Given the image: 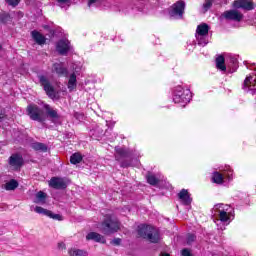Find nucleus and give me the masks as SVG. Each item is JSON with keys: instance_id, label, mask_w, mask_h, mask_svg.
Returning <instances> with one entry per match:
<instances>
[{"instance_id": "obj_1", "label": "nucleus", "mask_w": 256, "mask_h": 256, "mask_svg": "<svg viewBox=\"0 0 256 256\" xmlns=\"http://www.w3.org/2000/svg\"><path fill=\"white\" fill-rule=\"evenodd\" d=\"M212 219L216 225L223 223L224 225H229L233 219H235V209L225 203H218L211 209Z\"/></svg>"}, {"instance_id": "obj_2", "label": "nucleus", "mask_w": 256, "mask_h": 256, "mask_svg": "<svg viewBox=\"0 0 256 256\" xmlns=\"http://www.w3.org/2000/svg\"><path fill=\"white\" fill-rule=\"evenodd\" d=\"M138 237L142 239H148L150 243H159L160 235L159 229L152 225L138 226Z\"/></svg>"}, {"instance_id": "obj_3", "label": "nucleus", "mask_w": 256, "mask_h": 256, "mask_svg": "<svg viewBox=\"0 0 256 256\" xmlns=\"http://www.w3.org/2000/svg\"><path fill=\"white\" fill-rule=\"evenodd\" d=\"M191 90L185 89L181 86H176L172 91V99L174 103L180 105V107H185L191 101Z\"/></svg>"}, {"instance_id": "obj_4", "label": "nucleus", "mask_w": 256, "mask_h": 256, "mask_svg": "<svg viewBox=\"0 0 256 256\" xmlns=\"http://www.w3.org/2000/svg\"><path fill=\"white\" fill-rule=\"evenodd\" d=\"M196 41L200 47H205L209 43V25L202 23L197 26L195 33Z\"/></svg>"}, {"instance_id": "obj_5", "label": "nucleus", "mask_w": 256, "mask_h": 256, "mask_svg": "<svg viewBox=\"0 0 256 256\" xmlns=\"http://www.w3.org/2000/svg\"><path fill=\"white\" fill-rule=\"evenodd\" d=\"M27 115L32 121H38V123H43L47 119L45 111H43V108L39 107L37 104L28 105Z\"/></svg>"}, {"instance_id": "obj_6", "label": "nucleus", "mask_w": 256, "mask_h": 256, "mask_svg": "<svg viewBox=\"0 0 256 256\" xmlns=\"http://www.w3.org/2000/svg\"><path fill=\"white\" fill-rule=\"evenodd\" d=\"M221 172H214L212 176V180L214 183L221 185V183H225L226 181H231L233 179V170L230 166H225Z\"/></svg>"}, {"instance_id": "obj_7", "label": "nucleus", "mask_w": 256, "mask_h": 256, "mask_svg": "<svg viewBox=\"0 0 256 256\" xmlns=\"http://www.w3.org/2000/svg\"><path fill=\"white\" fill-rule=\"evenodd\" d=\"M38 79L46 95H48L50 99H55V97H57V94L55 93V87H53V84H51V81H49V78L45 75H39Z\"/></svg>"}, {"instance_id": "obj_8", "label": "nucleus", "mask_w": 256, "mask_h": 256, "mask_svg": "<svg viewBox=\"0 0 256 256\" xmlns=\"http://www.w3.org/2000/svg\"><path fill=\"white\" fill-rule=\"evenodd\" d=\"M183 13H185V1L183 0L174 3L169 10L172 19H183Z\"/></svg>"}, {"instance_id": "obj_9", "label": "nucleus", "mask_w": 256, "mask_h": 256, "mask_svg": "<svg viewBox=\"0 0 256 256\" xmlns=\"http://www.w3.org/2000/svg\"><path fill=\"white\" fill-rule=\"evenodd\" d=\"M71 42H69L67 39H60L56 44V51L59 53V55H67L69 51H71Z\"/></svg>"}, {"instance_id": "obj_10", "label": "nucleus", "mask_w": 256, "mask_h": 256, "mask_svg": "<svg viewBox=\"0 0 256 256\" xmlns=\"http://www.w3.org/2000/svg\"><path fill=\"white\" fill-rule=\"evenodd\" d=\"M224 19L228 21H236L239 23L243 19V13L237 9L227 10L223 14Z\"/></svg>"}, {"instance_id": "obj_11", "label": "nucleus", "mask_w": 256, "mask_h": 256, "mask_svg": "<svg viewBox=\"0 0 256 256\" xmlns=\"http://www.w3.org/2000/svg\"><path fill=\"white\" fill-rule=\"evenodd\" d=\"M243 89L251 95H256V77L248 76L244 80Z\"/></svg>"}, {"instance_id": "obj_12", "label": "nucleus", "mask_w": 256, "mask_h": 256, "mask_svg": "<svg viewBox=\"0 0 256 256\" xmlns=\"http://www.w3.org/2000/svg\"><path fill=\"white\" fill-rule=\"evenodd\" d=\"M44 109L46 111V115L52 123H59V119H61V115H59V111L57 109L51 107L49 104H44Z\"/></svg>"}, {"instance_id": "obj_13", "label": "nucleus", "mask_w": 256, "mask_h": 256, "mask_svg": "<svg viewBox=\"0 0 256 256\" xmlns=\"http://www.w3.org/2000/svg\"><path fill=\"white\" fill-rule=\"evenodd\" d=\"M8 163L12 169L17 171V169H21V167H23V156H21V154H12L9 157Z\"/></svg>"}, {"instance_id": "obj_14", "label": "nucleus", "mask_w": 256, "mask_h": 256, "mask_svg": "<svg viewBox=\"0 0 256 256\" xmlns=\"http://www.w3.org/2000/svg\"><path fill=\"white\" fill-rule=\"evenodd\" d=\"M49 186L52 187L53 189H66L67 182L63 178L53 177L49 181Z\"/></svg>"}, {"instance_id": "obj_15", "label": "nucleus", "mask_w": 256, "mask_h": 256, "mask_svg": "<svg viewBox=\"0 0 256 256\" xmlns=\"http://www.w3.org/2000/svg\"><path fill=\"white\" fill-rule=\"evenodd\" d=\"M86 241H94V243H102V245H105V243H107L105 236L97 232H89L86 235Z\"/></svg>"}, {"instance_id": "obj_16", "label": "nucleus", "mask_w": 256, "mask_h": 256, "mask_svg": "<svg viewBox=\"0 0 256 256\" xmlns=\"http://www.w3.org/2000/svg\"><path fill=\"white\" fill-rule=\"evenodd\" d=\"M235 9H244L245 11L253 10V2L249 0H236L233 3Z\"/></svg>"}, {"instance_id": "obj_17", "label": "nucleus", "mask_w": 256, "mask_h": 256, "mask_svg": "<svg viewBox=\"0 0 256 256\" xmlns=\"http://www.w3.org/2000/svg\"><path fill=\"white\" fill-rule=\"evenodd\" d=\"M178 199L182 205H190L193 202V198H191V194L187 189H182L178 193Z\"/></svg>"}, {"instance_id": "obj_18", "label": "nucleus", "mask_w": 256, "mask_h": 256, "mask_svg": "<svg viewBox=\"0 0 256 256\" xmlns=\"http://www.w3.org/2000/svg\"><path fill=\"white\" fill-rule=\"evenodd\" d=\"M101 7L102 9H109L111 7V1L109 0H88V7Z\"/></svg>"}, {"instance_id": "obj_19", "label": "nucleus", "mask_w": 256, "mask_h": 256, "mask_svg": "<svg viewBox=\"0 0 256 256\" xmlns=\"http://www.w3.org/2000/svg\"><path fill=\"white\" fill-rule=\"evenodd\" d=\"M52 71L53 73H57L59 77H67V68L63 63H54Z\"/></svg>"}, {"instance_id": "obj_20", "label": "nucleus", "mask_w": 256, "mask_h": 256, "mask_svg": "<svg viewBox=\"0 0 256 256\" xmlns=\"http://www.w3.org/2000/svg\"><path fill=\"white\" fill-rule=\"evenodd\" d=\"M119 229H121L119 227V225H103L101 227V232L104 235H114V233H117V231H119Z\"/></svg>"}, {"instance_id": "obj_21", "label": "nucleus", "mask_w": 256, "mask_h": 256, "mask_svg": "<svg viewBox=\"0 0 256 256\" xmlns=\"http://www.w3.org/2000/svg\"><path fill=\"white\" fill-rule=\"evenodd\" d=\"M67 88L70 92H73L75 89H77V75L75 73H72L68 76Z\"/></svg>"}, {"instance_id": "obj_22", "label": "nucleus", "mask_w": 256, "mask_h": 256, "mask_svg": "<svg viewBox=\"0 0 256 256\" xmlns=\"http://www.w3.org/2000/svg\"><path fill=\"white\" fill-rule=\"evenodd\" d=\"M31 35L32 39H34L38 45H45L47 39L43 36V34H41V32L34 30L31 32Z\"/></svg>"}, {"instance_id": "obj_23", "label": "nucleus", "mask_w": 256, "mask_h": 256, "mask_svg": "<svg viewBox=\"0 0 256 256\" xmlns=\"http://www.w3.org/2000/svg\"><path fill=\"white\" fill-rule=\"evenodd\" d=\"M216 67L220 71H227V66H225V57L223 56H218L216 58Z\"/></svg>"}, {"instance_id": "obj_24", "label": "nucleus", "mask_w": 256, "mask_h": 256, "mask_svg": "<svg viewBox=\"0 0 256 256\" xmlns=\"http://www.w3.org/2000/svg\"><path fill=\"white\" fill-rule=\"evenodd\" d=\"M68 255H70V256H89V253H87V251H84L81 249L72 248L68 251Z\"/></svg>"}, {"instance_id": "obj_25", "label": "nucleus", "mask_w": 256, "mask_h": 256, "mask_svg": "<svg viewBox=\"0 0 256 256\" xmlns=\"http://www.w3.org/2000/svg\"><path fill=\"white\" fill-rule=\"evenodd\" d=\"M18 187L19 183L13 179L4 185V189H6V191H15V189H17Z\"/></svg>"}, {"instance_id": "obj_26", "label": "nucleus", "mask_w": 256, "mask_h": 256, "mask_svg": "<svg viewBox=\"0 0 256 256\" xmlns=\"http://www.w3.org/2000/svg\"><path fill=\"white\" fill-rule=\"evenodd\" d=\"M116 154H115V159L116 161H119L121 157H127V150L121 147H116L115 148Z\"/></svg>"}, {"instance_id": "obj_27", "label": "nucleus", "mask_w": 256, "mask_h": 256, "mask_svg": "<svg viewBox=\"0 0 256 256\" xmlns=\"http://www.w3.org/2000/svg\"><path fill=\"white\" fill-rule=\"evenodd\" d=\"M45 199H47V194L43 191H39L36 194V201L35 203H41L42 205L45 203Z\"/></svg>"}, {"instance_id": "obj_28", "label": "nucleus", "mask_w": 256, "mask_h": 256, "mask_svg": "<svg viewBox=\"0 0 256 256\" xmlns=\"http://www.w3.org/2000/svg\"><path fill=\"white\" fill-rule=\"evenodd\" d=\"M32 149H34L35 151L46 152L47 151V146L43 143L35 142V143L32 144Z\"/></svg>"}, {"instance_id": "obj_29", "label": "nucleus", "mask_w": 256, "mask_h": 256, "mask_svg": "<svg viewBox=\"0 0 256 256\" xmlns=\"http://www.w3.org/2000/svg\"><path fill=\"white\" fill-rule=\"evenodd\" d=\"M83 161V157L79 153H75L70 157V163L73 165H77V163H81Z\"/></svg>"}, {"instance_id": "obj_30", "label": "nucleus", "mask_w": 256, "mask_h": 256, "mask_svg": "<svg viewBox=\"0 0 256 256\" xmlns=\"http://www.w3.org/2000/svg\"><path fill=\"white\" fill-rule=\"evenodd\" d=\"M146 179H147V183H149V185H152L153 187L159 184V180L153 174H148L146 176Z\"/></svg>"}, {"instance_id": "obj_31", "label": "nucleus", "mask_w": 256, "mask_h": 256, "mask_svg": "<svg viewBox=\"0 0 256 256\" xmlns=\"http://www.w3.org/2000/svg\"><path fill=\"white\" fill-rule=\"evenodd\" d=\"M34 211L36 213H39V215H46L47 217H49V215H51V211H49L41 206H36Z\"/></svg>"}, {"instance_id": "obj_32", "label": "nucleus", "mask_w": 256, "mask_h": 256, "mask_svg": "<svg viewBox=\"0 0 256 256\" xmlns=\"http://www.w3.org/2000/svg\"><path fill=\"white\" fill-rule=\"evenodd\" d=\"M102 225H117V220H114L111 215H106Z\"/></svg>"}, {"instance_id": "obj_33", "label": "nucleus", "mask_w": 256, "mask_h": 256, "mask_svg": "<svg viewBox=\"0 0 256 256\" xmlns=\"http://www.w3.org/2000/svg\"><path fill=\"white\" fill-rule=\"evenodd\" d=\"M56 4L58 5V7H61V9H63L71 5V0H56Z\"/></svg>"}, {"instance_id": "obj_34", "label": "nucleus", "mask_w": 256, "mask_h": 256, "mask_svg": "<svg viewBox=\"0 0 256 256\" xmlns=\"http://www.w3.org/2000/svg\"><path fill=\"white\" fill-rule=\"evenodd\" d=\"M8 21H11V16L5 12L0 13V23H7Z\"/></svg>"}, {"instance_id": "obj_35", "label": "nucleus", "mask_w": 256, "mask_h": 256, "mask_svg": "<svg viewBox=\"0 0 256 256\" xmlns=\"http://www.w3.org/2000/svg\"><path fill=\"white\" fill-rule=\"evenodd\" d=\"M195 239H197V236H195V234H188L186 238L187 245H191L192 243H194Z\"/></svg>"}, {"instance_id": "obj_36", "label": "nucleus", "mask_w": 256, "mask_h": 256, "mask_svg": "<svg viewBox=\"0 0 256 256\" xmlns=\"http://www.w3.org/2000/svg\"><path fill=\"white\" fill-rule=\"evenodd\" d=\"M211 5H213V3L208 0L203 4V13H207V11H209V9H211Z\"/></svg>"}, {"instance_id": "obj_37", "label": "nucleus", "mask_w": 256, "mask_h": 256, "mask_svg": "<svg viewBox=\"0 0 256 256\" xmlns=\"http://www.w3.org/2000/svg\"><path fill=\"white\" fill-rule=\"evenodd\" d=\"M48 217H51V219H55L56 221H63V216L61 214H53L51 212V215H48Z\"/></svg>"}, {"instance_id": "obj_38", "label": "nucleus", "mask_w": 256, "mask_h": 256, "mask_svg": "<svg viewBox=\"0 0 256 256\" xmlns=\"http://www.w3.org/2000/svg\"><path fill=\"white\" fill-rule=\"evenodd\" d=\"M8 5H11V7H17L19 3H21V0H5Z\"/></svg>"}, {"instance_id": "obj_39", "label": "nucleus", "mask_w": 256, "mask_h": 256, "mask_svg": "<svg viewBox=\"0 0 256 256\" xmlns=\"http://www.w3.org/2000/svg\"><path fill=\"white\" fill-rule=\"evenodd\" d=\"M111 244H112V245H115V246L121 245V238H114V239L111 241Z\"/></svg>"}, {"instance_id": "obj_40", "label": "nucleus", "mask_w": 256, "mask_h": 256, "mask_svg": "<svg viewBox=\"0 0 256 256\" xmlns=\"http://www.w3.org/2000/svg\"><path fill=\"white\" fill-rule=\"evenodd\" d=\"M181 254H182V256H193V255L191 254V251H189V249H187V248H184V249L182 250Z\"/></svg>"}, {"instance_id": "obj_41", "label": "nucleus", "mask_w": 256, "mask_h": 256, "mask_svg": "<svg viewBox=\"0 0 256 256\" xmlns=\"http://www.w3.org/2000/svg\"><path fill=\"white\" fill-rule=\"evenodd\" d=\"M58 249L60 251H63L64 249H67V246L65 245V242H59L58 243Z\"/></svg>"}, {"instance_id": "obj_42", "label": "nucleus", "mask_w": 256, "mask_h": 256, "mask_svg": "<svg viewBox=\"0 0 256 256\" xmlns=\"http://www.w3.org/2000/svg\"><path fill=\"white\" fill-rule=\"evenodd\" d=\"M5 118V110L0 109V119H4Z\"/></svg>"}, {"instance_id": "obj_43", "label": "nucleus", "mask_w": 256, "mask_h": 256, "mask_svg": "<svg viewBox=\"0 0 256 256\" xmlns=\"http://www.w3.org/2000/svg\"><path fill=\"white\" fill-rule=\"evenodd\" d=\"M232 63H233V65L235 66V67H237V60H232Z\"/></svg>"}, {"instance_id": "obj_44", "label": "nucleus", "mask_w": 256, "mask_h": 256, "mask_svg": "<svg viewBox=\"0 0 256 256\" xmlns=\"http://www.w3.org/2000/svg\"><path fill=\"white\" fill-rule=\"evenodd\" d=\"M121 167H129V164L122 163V164H121Z\"/></svg>"}, {"instance_id": "obj_45", "label": "nucleus", "mask_w": 256, "mask_h": 256, "mask_svg": "<svg viewBox=\"0 0 256 256\" xmlns=\"http://www.w3.org/2000/svg\"><path fill=\"white\" fill-rule=\"evenodd\" d=\"M161 256H171V255H169V254H162Z\"/></svg>"}, {"instance_id": "obj_46", "label": "nucleus", "mask_w": 256, "mask_h": 256, "mask_svg": "<svg viewBox=\"0 0 256 256\" xmlns=\"http://www.w3.org/2000/svg\"><path fill=\"white\" fill-rule=\"evenodd\" d=\"M3 49V46H1V44H0V51Z\"/></svg>"}]
</instances>
